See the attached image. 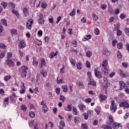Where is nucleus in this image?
Listing matches in <instances>:
<instances>
[{
  "label": "nucleus",
  "mask_w": 129,
  "mask_h": 129,
  "mask_svg": "<svg viewBox=\"0 0 129 129\" xmlns=\"http://www.w3.org/2000/svg\"><path fill=\"white\" fill-rule=\"evenodd\" d=\"M33 23H34V20L33 19H30L27 22L26 28L28 30H31L32 29V25H33Z\"/></svg>",
  "instance_id": "39448f33"
},
{
  "label": "nucleus",
  "mask_w": 129,
  "mask_h": 129,
  "mask_svg": "<svg viewBox=\"0 0 129 129\" xmlns=\"http://www.w3.org/2000/svg\"><path fill=\"white\" fill-rule=\"evenodd\" d=\"M114 31H117V37H119L122 34V31L119 30V28L118 26L115 27L114 28Z\"/></svg>",
  "instance_id": "f8f14e48"
},
{
  "label": "nucleus",
  "mask_w": 129,
  "mask_h": 129,
  "mask_svg": "<svg viewBox=\"0 0 129 129\" xmlns=\"http://www.w3.org/2000/svg\"><path fill=\"white\" fill-rule=\"evenodd\" d=\"M100 8L102 10H105L107 8V5L106 4H102L101 5Z\"/></svg>",
  "instance_id": "8fccbe9b"
},
{
  "label": "nucleus",
  "mask_w": 129,
  "mask_h": 129,
  "mask_svg": "<svg viewBox=\"0 0 129 129\" xmlns=\"http://www.w3.org/2000/svg\"><path fill=\"white\" fill-rule=\"evenodd\" d=\"M23 17H24L25 18H27V17L29 16V10H28V9L24 7L23 9Z\"/></svg>",
  "instance_id": "9b49d317"
},
{
  "label": "nucleus",
  "mask_w": 129,
  "mask_h": 129,
  "mask_svg": "<svg viewBox=\"0 0 129 129\" xmlns=\"http://www.w3.org/2000/svg\"><path fill=\"white\" fill-rule=\"evenodd\" d=\"M79 109L82 112H83L86 109V106L84 104H81L79 106Z\"/></svg>",
  "instance_id": "2eb2a0df"
},
{
  "label": "nucleus",
  "mask_w": 129,
  "mask_h": 129,
  "mask_svg": "<svg viewBox=\"0 0 129 129\" xmlns=\"http://www.w3.org/2000/svg\"><path fill=\"white\" fill-rule=\"evenodd\" d=\"M5 63L9 67H14L15 66V63L14 62V60L10 59H8L6 60Z\"/></svg>",
  "instance_id": "20e7f679"
},
{
  "label": "nucleus",
  "mask_w": 129,
  "mask_h": 129,
  "mask_svg": "<svg viewBox=\"0 0 129 129\" xmlns=\"http://www.w3.org/2000/svg\"><path fill=\"white\" fill-rule=\"evenodd\" d=\"M85 102H86V103H90V102H91V99L89 98L85 99Z\"/></svg>",
  "instance_id": "0e129e2a"
},
{
  "label": "nucleus",
  "mask_w": 129,
  "mask_h": 129,
  "mask_svg": "<svg viewBox=\"0 0 129 129\" xmlns=\"http://www.w3.org/2000/svg\"><path fill=\"white\" fill-rule=\"evenodd\" d=\"M1 23H2L3 25L4 26H8V24H7V20L6 19H2L1 20Z\"/></svg>",
  "instance_id": "a18cd8bd"
},
{
  "label": "nucleus",
  "mask_w": 129,
  "mask_h": 129,
  "mask_svg": "<svg viewBox=\"0 0 129 129\" xmlns=\"http://www.w3.org/2000/svg\"><path fill=\"white\" fill-rule=\"evenodd\" d=\"M76 66L77 68V69H79V70H81L82 68H83V66H82V63L81 61H79V62L77 63Z\"/></svg>",
  "instance_id": "6ab92c4d"
},
{
  "label": "nucleus",
  "mask_w": 129,
  "mask_h": 129,
  "mask_svg": "<svg viewBox=\"0 0 129 129\" xmlns=\"http://www.w3.org/2000/svg\"><path fill=\"white\" fill-rule=\"evenodd\" d=\"M12 13H13V14H14V15H16L17 18H19V17H20V14H19V12L17 11V10L13 9L12 10Z\"/></svg>",
  "instance_id": "cd10ccee"
},
{
  "label": "nucleus",
  "mask_w": 129,
  "mask_h": 129,
  "mask_svg": "<svg viewBox=\"0 0 129 129\" xmlns=\"http://www.w3.org/2000/svg\"><path fill=\"white\" fill-rule=\"evenodd\" d=\"M48 21L49 23H50L51 24H53V23H54V18H53V17H51V18H49Z\"/></svg>",
  "instance_id": "bf43d9fd"
},
{
  "label": "nucleus",
  "mask_w": 129,
  "mask_h": 129,
  "mask_svg": "<svg viewBox=\"0 0 129 129\" xmlns=\"http://www.w3.org/2000/svg\"><path fill=\"white\" fill-rule=\"evenodd\" d=\"M87 114L89 116H92V115L93 114V111H92L91 110H89L87 112Z\"/></svg>",
  "instance_id": "49530a36"
},
{
  "label": "nucleus",
  "mask_w": 129,
  "mask_h": 129,
  "mask_svg": "<svg viewBox=\"0 0 129 129\" xmlns=\"http://www.w3.org/2000/svg\"><path fill=\"white\" fill-rule=\"evenodd\" d=\"M75 14H76V12H75V9H73L71 13L70 14V16H71V17H74L75 16Z\"/></svg>",
  "instance_id": "58836bf2"
},
{
  "label": "nucleus",
  "mask_w": 129,
  "mask_h": 129,
  "mask_svg": "<svg viewBox=\"0 0 129 129\" xmlns=\"http://www.w3.org/2000/svg\"><path fill=\"white\" fill-rule=\"evenodd\" d=\"M94 33H95V35H99L100 34L99 29H98V28H95Z\"/></svg>",
  "instance_id": "5fc2aeb1"
},
{
  "label": "nucleus",
  "mask_w": 129,
  "mask_h": 129,
  "mask_svg": "<svg viewBox=\"0 0 129 129\" xmlns=\"http://www.w3.org/2000/svg\"><path fill=\"white\" fill-rule=\"evenodd\" d=\"M26 89L25 88V85L24 83L22 84V86H21V90L20 91V93H25V91Z\"/></svg>",
  "instance_id": "c85d7f7f"
},
{
  "label": "nucleus",
  "mask_w": 129,
  "mask_h": 129,
  "mask_svg": "<svg viewBox=\"0 0 129 129\" xmlns=\"http://www.w3.org/2000/svg\"><path fill=\"white\" fill-rule=\"evenodd\" d=\"M1 6H2V7H3V8H4L5 9H6L7 8V7H8V3L7 2H2L1 4Z\"/></svg>",
  "instance_id": "79ce46f5"
},
{
  "label": "nucleus",
  "mask_w": 129,
  "mask_h": 129,
  "mask_svg": "<svg viewBox=\"0 0 129 129\" xmlns=\"http://www.w3.org/2000/svg\"><path fill=\"white\" fill-rule=\"evenodd\" d=\"M35 114L33 111L29 112V116H30V117H32V118L35 117Z\"/></svg>",
  "instance_id": "09e8293b"
},
{
  "label": "nucleus",
  "mask_w": 129,
  "mask_h": 129,
  "mask_svg": "<svg viewBox=\"0 0 129 129\" xmlns=\"http://www.w3.org/2000/svg\"><path fill=\"white\" fill-rule=\"evenodd\" d=\"M11 78H12V76L10 75L6 76L4 77V80L5 81H9V80H10V79H11Z\"/></svg>",
  "instance_id": "72a5a7b5"
},
{
  "label": "nucleus",
  "mask_w": 129,
  "mask_h": 129,
  "mask_svg": "<svg viewBox=\"0 0 129 129\" xmlns=\"http://www.w3.org/2000/svg\"><path fill=\"white\" fill-rule=\"evenodd\" d=\"M107 65H108V60L107 59H104L101 64L100 67L101 70L104 73V75H107L108 74V70H107Z\"/></svg>",
  "instance_id": "f257e3e1"
},
{
  "label": "nucleus",
  "mask_w": 129,
  "mask_h": 129,
  "mask_svg": "<svg viewBox=\"0 0 129 129\" xmlns=\"http://www.w3.org/2000/svg\"><path fill=\"white\" fill-rule=\"evenodd\" d=\"M54 57L55 54L54 53V52H51L49 55V57L50 58V59H52V58H54Z\"/></svg>",
  "instance_id": "864d4df0"
},
{
  "label": "nucleus",
  "mask_w": 129,
  "mask_h": 129,
  "mask_svg": "<svg viewBox=\"0 0 129 129\" xmlns=\"http://www.w3.org/2000/svg\"><path fill=\"white\" fill-rule=\"evenodd\" d=\"M107 99V96L103 95H100V101H104V100H106Z\"/></svg>",
  "instance_id": "aec40b11"
},
{
  "label": "nucleus",
  "mask_w": 129,
  "mask_h": 129,
  "mask_svg": "<svg viewBox=\"0 0 129 129\" xmlns=\"http://www.w3.org/2000/svg\"><path fill=\"white\" fill-rule=\"evenodd\" d=\"M120 126V123L117 122H114L112 125V127L113 129H117Z\"/></svg>",
  "instance_id": "f3484780"
},
{
  "label": "nucleus",
  "mask_w": 129,
  "mask_h": 129,
  "mask_svg": "<svg viewBox=\"0 0 129 129\" xmlns=\"http://www.w3.org/2000/svg\"><path fill=\"white\" fill-rule=\"evenodd\" d=\"M60 100H61V102H65V97L61 95L60 96Z\"/></svg>",
  "instance_id": "052dcab7"
},
{
  "label": "nucleus",
  "mask_w": 129,
  "mask_h": 129,
  "mask_svg": "<svg viewBox=\"0 0 129 129\" xmlns=\"http://www.w3.org/2000/svg\"><path fill=\"white\" fill-rule=\"evenodd\" d=\"M116 109H117V106H116V104H115L114 100H112L110 106V110L112 112H114L116 111Z\"/></svg>",
  "instance_id": "7ed1b4c3"
},
{
  "label": "nucleus",
  "mask_w": 129,
  "mask_h": 129,
  "mask_svg": "<svg viewBox=\"0 0 129 129\" xmlns=\"http://www.w3.org/2000/svg\"><path fill=\"white\" fill-rule=\"evenodd\" d=\"M9 7L10 8H11V9H15L16 8V5H15V3L12 2H10L9 3Z\"/></svg>",
  "instance_id": "bb28decb"
},
{
  "label": "nucleus",
  "mask_w": 129,
  "mask_h": 129,
  "mask_svg": "<svg viewBox=\"0 0 129 129\" xmlns=\"http://www.w3.org/2000/svg\"><path fill=\"white\" fill-rule=\"evenodd\" d=\"M108 11L109 13H110V14H113V9H112V8H111V7H108Z\"/></svg>",
  "instance_id": "a19ab883"
},
{
  "label": "nucleus",
  "mask_w": 129,
  "mask_h": 129,
  "mask_svg": "<svg viewBox=\"0 0 129 129\" xmlns=\"http://www.w3.org/2000/svg\"><path fill=\"white\" fill-rule=\"evenodd\" d=\"M88 85H92L93 86H96V83L93 80L90 81L88 83Z\"/></svg>",
  "instance_id": "e433bc0d"
},
{
  "label": "nucleus",
  "mask_w": 129,
  "mask_h": 129,
  "mask_svg": "<svg viewBox=\"0 0 129 129\" xmlns=\"http://www.w3.org/2000/svg\"><path fill=\"white\" fill-rule=\"evenodd\" d=\"M62 89L63 92H67L68 91V87L67 85L62 86Z\"/></svg>",
  "instance_id": "f704fd0d"
},
{
  "label": "nucleus",
  "mask_w": 129,
  "mask_h": 129,
  "mask_svg": "<svg viewBox=\"0 0 129 129\" xmlns=\"http://www.w3.org/2000/svg\"><path fill=\"white\" fill-rule=\"evenodd\" d=\"M32 60H33L32 64L34 65L35 67H37L38 64L37 59L36 58V57H33Z\"/></svg>",
  "instance_id": "a211bd4d"
},
{
  "label": "nucleus",
  "mask_w": 129,
  "mask_h": 129,
  "mask_svg": "<svg viewBox=\"0 0 129 129\" xmlns=\"http://www.w3.org/2000/svg\"><path fill=\"white\" fill-rule=\"evenodd\" d=\"M41 8H43V9H46L47 8V3H42L41 4Z\"/></svg>",
  "instance_id": "13d9d810"
},
{
  "label": "nucleus",
  "mask_w": 129,
  "mask_h": 129,
  "mask_svg": "<svg viewBox=\"0 0 129 129\" xmlns=\"http://www.w3.org/2000/svg\"><path fill=\"white\" fill-rule=\"evenodd\" d=\"M119 90H122L125 87V83L122 81L119 82Z\"/></svg>",
  "instance_id": "ddd939ff"
},
{
  "label": "nucleus",
  "mask_w": 129,
  "mask_h": 129,
  "mask_svg": "<svg viewBox=\"0 0 129 129\" xmlns=\"http://www.w3.org/2000/svg\"><path fill=\"white\" fill-rule=\"evenodd\" d=\"M86 55L87 57H88V58H90V57H91V56H92V52H91V51L88 50L86 52Z\"/></svg>",
  "instance_id": "c9c22d12"
},
{
  "label": "nucleus",
  "mask_w": 129,
  "mask_h": 129,
  "mask_svg": "<svg viewBox=\"0 0 129 129\" xmlns=\"http://www.w3.org/2000/svg\"><path fill=\"white\" fill-rule=\"evenodd\" d=\"M92 18L93 19V20L95 22L98 20V16H97L95 13H93L92 14Z\"/></svg>",
  "instance_id": "b1692460"
},
{
  "label": "nucleus",
  "mask_w": 129,
  "mask_h": 129,
  "mask_svg": "<svg viewBox=\"0 0 129 129\" xmlns=\"http://www.w3.org/2000/svg\"><path fill=\"white\" fill-rule=\"evenodd\" d=\"M0 48L1 49H7V46L4 44V43H0Z\"/></svg>",
  "instance_id": "3c124183"
},
{
  "label": "nucleus",
  "mask_w": 129,
  "mask_h": 129,
  "mask_svg": "<svg viewBox=\"0 0 129 129\" xmlns=\"http://www.w3.org/2000/svg\"><path fill=\"white\" fill-rule=\"evenodd\" d=\"M70 62L71 64H72L73 66H74V67H75V66H76V61H75V59L71 58L70 59Z\"/></svg>",
  "instance_id": "a878e982"
},
{
  "label": "nucleus",
  "mask_w": 129,
  "mask_h": 129,
  "mask_svg": "<svg viewBox=\"0 0 129 129\" xmlns=\"http://www.w3.org/2000/svg\"><path fill=\"white\" fill-rule=\"evenodd\" d=\"M8 105H9V98L5 99L4 101V107H7Z\"/></svg>",
  "instance_id": "393cba45"
},
{
  "label": "nucleus",
  "mask_w": 129,
  "mask_h": 129,
  "mask_svg": "<svg viewBox=\"0 0 129 129\" xmlns=\"http://www.w3.org/2000/svg\"><path fill=\"white\" fill-rule=\"evenodd\" d=\"M120 71V76L121 78H125V77H127L128 76V74L126 73H123V71L122 70L119 69Z\"/></svg>",
  "instance_id": "9d476101"
},
{
  "label": "nucleus",
  "mask_w": 129,
  "mask_h": 129,
  "mask_svg": "<svg viewBox=\"0 0 129 129\" xmlns=\"http://www.w3.org/2000/svg\"><path fill=\"white\" fill-rule=\"evenodd\" d=\"M103 55H105L107 57H108L111 55V52L107 49V48H103L102 51Z\"/></svg>",
  "instance_id": "1a4fd4ad"
},
{
  "label": "nucleus",
  "mask_w": 129,
  "mask_h": 129,
  "mask_svg": "<svg viewBox=\"0 0 129 129\" xmlns=\"http://www.w3.org/2000/svg\"><path fill=\"white\" fill-rule=\"evenodd\" d=\"M73 113L75 114V115H77V109L74 107H73Z\"/></svg>",
  "instance_id": "680f3d73"
},
{
  "label": "nucleus",
  "mask_w": 129,
  "mask_h": 129,
  "mask_svg": "<svg viewBox=\"0 0 129 129\" xmlns=\"http://www.w3.org/2000/svg\"><path fill=\"white\" fill-rule=\"evenodd\" d=\"M57 83L58 84H60V83H63V78H60V77H57Z\"/></svg>",
  "instance_id": "473e14b6"
},
{
  "label": "nucleus",
  "mask_w": 129,
  "mask_h": 129,
  "mask_svg": "<svg viewBox=\"0 0 129 129\" xmlns=\"http://www.w3.org/2000/svg\"><path fill=\"white\" fill-rule=\"evenodd\" d=\"M83 115L84 116V118L85 119H88V114L86 113H83Z\"/></svg>",
  "instance_id": "338daca9"
},
{
  "label": "nucleus",
  "mask_w": 129,
  "mask_h": 129,
  "mask_svg": "<svg viewBox=\"0 0 129 129\" xmlns=\"http://www.w3.org/2000/svg\"><path fill=\"white\" fill-rule=\"evenodd\" d=\"M124 32L125 35H126L127 36H129V28H125Z\"/></svg>",
  "instance_id": "e2e57ef3"
},
{
  "label": "nucleus",
  "mask_w": 129,
  "mask_h": 129,
  "mask_svg": "<svg viewBox=\"0 0 129 129\" xmlns=\"http://www.w3.org/2000/svg\"><path fill=\"white\" fill-rule=\"evenodd\" d=\"M113 123V117L111 115H109L108 124H111Z\"/></svg>",
  "instance_id": "dca6fc26"
},
{
  "label": "nucleus",
  "mask_w": 129,
  "mask_h": 129,
  "mask_svg": "<svg viewBox=\"0 0 129 129\" xmlns=\"http://www.w3.org/2000/svg\"><path fill=\"white\" fill-rule=\"evenodd\" d=\"M13 56V53L12 52H8L7 53V58L11 59V58H12V56Z\"/></svg>",
  "instance_id": "603ef678"
},
{
  "label": "nucleus",
  "mask_w": 129,
  "mask_h": 129,
  "mask_svg": "<svg viewBox=\"0 0 129 129\" xmlns=\"http://www.w3.org/2000/svg\"><path fill=\"white\" fill-rule=\"evenodd\" d=\"M41 73L43 77H47V73L46 72L42 71Z\"/></svg>",
  "instance_id": "774afa93"
},
{
  "label": "nucleus",
  "mask_w": 129,
  "mask_h": 129,
  "mask_svg": "<svg viewBox=\"0 0 129 129\" xmlns=\"http://www.w3.org/2000/svg\"><path fill=\"white\" fill-rule=\"evenodd\" d=\"M119 106L123 107V109H125V108H129V104L127 102L124 101L120 103L119 105Z\"/></svg>",
  "instance_id": "0eeeda50"
},
{
  "label": "nucleus",
  "mask_w": 129,
  "mask_h": 129,
  "mask_svg": "<svg viewBox=\"0 0 129 129\" xmlns=\"http://www.w3.org/2000/svg\"><path fill=\"white\" fill-rule=\"evenodd\" d=\"M76 84L79 86L80 88H83L84 86H83V83L82 82H80V81H77L76 82Z\"/></svg>",
  "instance_id": "5701e85b"
},
{
  "label": "nucleus",
  "mask_w": 129,
  "mask_h": 129,
  "mask_svg": "<svg viewBox=\"0 0 129 129\" xmlns=\"http://www.w3.org/2000/svg\"><path fill=\"white\" fill-rule=\"evenodd\" d=\"M6 33V31H5V30H4V27H3L2 26H0V35L1 36H3L4 34Z\"/></svg>",
  "instance_id": "7c9ffc66"
},
{
  "label": "nucleus",
  "mask_w": 129,
  "mask_h": 129,
  "mask_svg": "<svg viewBox=\"0 0 129 129\" xmlns=\"http://www.w3.org/2000/svg\"><path fill=\"white\" fill-rule=\"evenodd\" d=\"M43 66H46V61L44 58H42L40 60L39 68H43Z\"/></svg>",
  "instance_id": "4468645a"
},
{
  "label": "nucleus",
  "mask_w": 129,
  "mask_h": 129,
  "mask_svg": "<svg viewBox=\"0 0 129 129\" xmlns=\"http://www.w3.org/2000/svg\"><path fill=\"white\" fill-rule=\"evenodd\" d=\"M38 23L40 25H44V19H43L42 18H40L39 19H38Z\"/></svg>",
  "instance_id": "c03bdc74"
},
{
  "label": "nucleus",
  "mask_w": 129,
  "mask_h": 129,
  "mask_svg": "<svg viewBox=\"0 0 129 129\" xmlns=\"http://www.w3.org/2000/svg\"><path fill=\"white\" fill-rule=\"evenodd\" d=\"M28 70V67L27 66H22L21 68V77L25 78L27 76V71Z\"/></svg>",
  "instance_id": "f03ea898"
},
{
  "label": "nucleus",
  "mask_w": 129,
  "mask_h": 129,
  "mask_svg": "<svg viewBox=\"0 0 129 129\" xmlns=\"http://www.w3.org/2000/svg\"><path fill=\"white\" fill-rule=\"evenodd\" d=\"M64 109L67 111H71L72 110V105L71 104L68 105L67 107H64Z\"/></svg>",
  "instance_id": "412c9836"
},
{
  "label": "nucleus",
  "mask_w": 129,
  "mask_h": 129,
  "mask_svg": "<svg viewBox=\"0 0 129 129\" xmlns=\"http://www.w3.org/2000/svg\"><path fill=\"white\" fill-rule=\"evenodd\" d=\"M21 109H22V110H27V106H26V105L22 104L21 106Z\"/></svg>",
  "instance_id": "6e6d98bb"
},
{
  "label": "nucleus",
  "mask_w": 129,
  "mask_h": 129,
  "mask_svg": "<svg viewBox=\"0 0 129 129\" xmlns=\"http://www.w3.org/2000/svg\"><path fill=\"white\" fill-rule=\"evenodd\" d=\"M74 121L77 123H78V122H80V121H81V119L79 118V117L76 116L75 117Z\"/></svg>",
  "instance_id": "4c0bfd02"
},
{
  "label": "nucleus",
  "mask_w": 129,
  "mask_h": 129,
  "mask_svg": "<svg viewBox=\"0 0 129 129\" xmlns=\"http://www.w3.org/2000/svg\"><path fill=\"white\" fill-rule=\"evenodd\" d=\"M116 44H117V41H116V40H113L112 42V44L113 47H115L116 46Z\"/></svg>",
  "instance_id": "69168bd1"
},
{
  "label": "nucleus",
  "mask_w": 129,
  "mask_h": 129,
  "mask_svg": "<svg viewBox=\"0 0 129 129\" xmlns=\"http://www.w3.org/2000/svg\"><path fill=\"white\" fill-rule=\"evenodd\" d=\"M117 47L118 49H119L120 50H121L122 49V43H119L117 45Z\"/></svg>",
  "instance_id": "de8ad7c7"
},
{
  "label": "nucleus",
  "mask_w": 129,
  "mask_h": 129,
  "mask_svg": "<svg viewBox=\"0 0 129 129\" xmlns=\"http://www.w3.org/2000/svg\"><path fill=\"white\" fill-rule=\"evenodd\" d=\"M42 110L44 111V113H46V111L48 110V107L46 105L42 106Z\"/></svg>",
  "instance_id": "37998d69"
},
{
  "label": "nucleus",
  "mask_w": 129,
  "mask_h": 129,
  "mask_svg": "<svg viewBox=\"0 0 129 129\" xmlns=\"http://www.w3.org/2000/svg\"><path fill=\"white\" fill-rule=\"evenodd\" d=\"M11 33L12 35H13L14 36H16L17 35V30L15 29H12L11 30Z\"/></svg>",
  "instance_id": "2f4dec72"
},
{
  "label": "nucleus",
  "mask_w": 129,
  "mask_h": 129,
  "mask_svg": "<svg viewBox=\"0 0 129 129\" xmlns=\"http://www.w3.org/2000/svg\"><path fill=\"white\" fill-rule=\"evenodd\" d=\"M26 46V41L24 40H21L18 45L19 49H23Z\"/></svg>",
  "instance_id": "6e6552de"
},
{
  "label": "nucleus",
  "mask_w": 129,
  "mask_h": 129,
  "mask_svg": "<svg viewBox=\"0 0 129 129\" xmlns=\"http://www.w3.org/2000/svg\"><path fill=\"white\" fill-rule=\"evenodd\" d=\"M94 73L96 77H97V78H98L99 79H101V78H102V75H101V73H100V72H99V71H98L97 69H94Z\"/></svg>",
  "instance_id": "423d86ee"
},
{
  "label": "nucleus",
  "mask_w": 129,
  "mask_h": 129,
  "mask_svg": "<svg viewBox=\"0 0 129 129\" xmlns=\"http://www.w3.org/2000/svg\"><path fill=\"white\" fill-rule=\"evenodd\" d=\"M6 56V51L5 50H0V58L3 59Z\"/></svg>",
  "instance_id": "4be33fe9"
},
{
  "label": "nucleus",
  "mask_w": 129,
  "mask_h": 129,
  "mask_svg": "<svg viewBox=\"0 0 129 129\" xmlns=\"http://www.w3.org/2000/svg\"><path fill=\"white\" fill-rule=\"evenodd\" d=\"M81 126H82V129H88V125H87V123H82Z\"/></svg>",
  "instance_id": "ea45409f"
},
{
  "label": "nucleus",
  "mask_w": 129,
  "mask_h": 129,
  "mask_svg": "<svg viewBox=\"0 0 129 129\" xmlns=\"http://www.w3.org/2000/svg\"><path fill=\"white\" fill-rule=\"evenodd\" d=\"M84 38H85V40H86V41H87V40H90V39H91V35H88L85 36Z\"/></svg>",
  "instance_id": "4d7b16f0"
},
{
  "label": "nucleus",
  "mask_w": 129,
  "mask_h": 129,
  "mask_svg": "<svg viewBox=\"0 0 129 129\" xmlns=\"http://www.w3.org/2000/svg\"><path fill=\"white\" fill-rule=\"evenodd\" d=\"M34 43L36 45H37L38 46H41V45H42V41H40L38 39H36L34 41Z\"/></svg>",
  "instance_id": "c756f323"
}]
</instances>
